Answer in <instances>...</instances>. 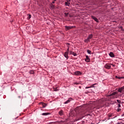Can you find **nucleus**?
<instances>
[{"mask_svg":"<svg viewBox=\"0 0 124 124\" xmlns=\"http://www.w3.org/2000/svg\"><path fill=\"white\" fill-rule=\"evenodd\" d=\"M65 5L66 6H69V5H70V3L68 1H65Z\"/></svg>","mask_w":124,"mask_h":124,"instance_id":"9b49d317","label":"nucleus"},{"mask_svg":"<svg viewBox=\"0 0 124 124\" xmlns=\"http://www.w3.org/2000/svg\"><path fill=\"white\" fill-rule=\"evenodd\" d=\"M59 115H60V116H62V115H63V111L62 110H61L59 112Z\"/></svg>","mask_w":124,"mask_h":124,"instance_id":"9d476101","label":"nucleus"},{"mask_svg":"<svg viewBox=\"0 0 124 124\" xmlns=\"http://www.w3.org/2000/svg\"><path fill=\"white\" fill-rule=\"evenodd\" d=\"M64 57L65 58H66V59H68V52H65L64 53Z\"/></svg>","mask_w":124,"mask_h":124,"instance_id":"39448f33","label":"nucleus"},{"mask_svg":"<svg viewBox=\"0 0 124 124\" xmlns=\"http://www.w3.org/2000/svg\"><path fill=\"white\" fill-rule=\"evenodd\" d=\"M118 94V92H114L112 93H111L110 94V96H112V95H115V94Z\"/></svg>","mask_w":124,"mask_h":124,"instance_id":"4468645a","label":"nucleus"},{"mask_svg":"<svg viewBox=\"0 0 124 124\" xmlns=\"http://www.w3.org/2000/svg\"><path fill=\"white\" fill-rule=\"evenodd\" d=\"M64 15H65V16H67V15H68V13H65Z\"/></svg>","mask_w":124,"mask_h":124,"instance_id":"c85d7f7f","label":"nucleus"},{"mask_svg":"<svg viewBox=\"0 0 124 124\" xmlns=\"http://www.w3.org/2000/svg\"><path fill=\"white\" fill-rule=\"evenodd\" d=\"M31 18V15H29L28 19H30Z\"/></svg>","mask_w":124,"mask_h":124,"instance_id":"393cba45","label":"nucleus"},{"mask_svg":"<svg viewBox=\"0 0 124 124\" xmlns=\"http://www.w3.org/2000/svg\"><path fill=\"white\" fill-rule=\"evenodd\" d=\"M87 52L88 54H89V55H91L92 54V51L90 50H87Z\"/></svg>","mask_w":124,"mask_h":124,"instance_id":"a211bd4d","label":"nucleus"},{"mask_svg":"<svg viewBox=\"0 0 124 124\" xmlns=\"http://www.w3.org/2000/svg\"><path fill=\"white\" fill-rule=\"evenodd\" d=\"M117 102H118V103H119L118 104H121V103H122V101H121V100H117Z\"/></svg>","mask_w":124,"mask_h":124,"instance_id":"6ab92c4d","label":"nucleus"},{"mask_svg":"<svg viewBox=\"0 0 124 124\" xmlns=\"http://www.w3.org/2000/svg\"><path fill=\"white\" fill-rule=\"evenodd\" d=\"M93 34H91L90 35H89L88 38L90 40V39H92V38H93Z\"/></svg>","mask_w":124,"mask_h":124,"instance_id":"f8f14e48","label":"nucleus"},{"mask_svg":"<svg viewBox=\"0 0 124 124\" xmlns=\"http://www.w3.org/2000/svg\"><path fill=\"white\" fill-rule=\"evenodd\" d=\"M29 72L30 74H33V73H34V71L32 70H31Z\"/></svg>","mask_w":124,"mask_h":124,"instance_id":"aec40b11","label":"nucleus"},{"mask_svg":"<svg viewBox=\"0 0 124 124\" xmlns=\"http://www.w3.org/2000/svg\"><path fill=\"white\" fill-rule=\"evenodd\" d=\"M88 116H92V115H91V114H87L85 115V117H88Z\"/></svg>","mask_w":124,"mask_h":124,"instance_id":"cd10ccee","label":"nucleus"},{"mask_svg":"<svg viewBox=\"0 0 124 124\" xmlns=\"http://www.w3.org/2000/svg\"><path fill=\"white\" fill-rule=\"evenodd\" d=\"M117 111V112H121V111H122V108H118Z\"/></svg>","mask_w":124,"mask_h":124,"instance_id":"4be33fe9","label":"nucleus"},{"mask_svg":"<svg viewBox=\"0 0 124 124\" xmlns=\"http://www.w3.org/2000/svg\"><path fill=\"white\" fill-rule=\"evenodd\" d=\"M95 85V84H92L90 87H86L85 89H90V88H94V85Z\"/></svg>","mask_w":124,"mask_h":124,"instance_id":"ddd939ff","label":"nucleus"},{"mask_svg":"<svg viewBox=\"0 0 124 124\" xmlns=\"http://www.w3.org/2000/svg\"><path fill=\"white\" fill-rule=\"evenodd\" d=\"M115 78H117V79H122V77L116 76Z\"/></svg>","mask_w":124,"mask_h":124,"instance_id":"5701e85b","label":"nucleus"},{"mask_svg":"<svg viewBox=\"0 0 124 124\" xmlns=\"http://www.w3.org/2000/svg\"><path fill=\"white\" fill-rule=\"evenodd\" d=\"M52 3H55V1H52Z\"/></svg>","mask_w":124,"mask_h":124,"instance_id":"c9c22d12","label":"nucleus"},{"mask_svg":"<svg viewBox=\"0 0 124 124\" xmlns=\"http://www.w3.org/2000/svg\"><path fill=\"white\" fill-rule=\"evenodd\" d=\"M73 28H74V26H65V29L66 31H68V30H71V29H73Z\"/></svg>","mask_w":124,"mask_h":124,"instance_id":"f257e3e1","label":"nucleus"},{"mask_svg":"<svg viewBox=\"0 0 124 124\" xmlns=\"http://www.w3.org/2000/svg\"><path fill=\"white\" fill-rule=\"evenodd\" d=\"M75 75H81V74H82V73H81V72L80 71H76L74 73Z\"/></svg>","mask_w":124,"mask_h":124,"instance_id":"0eeeda50","label":"nucleus"},{"mask_svg":"<svg viewBox=\"0 0 124 124\" xmlns=\"http://www.w3.org/2000/svg\"><path fill=\"white\" fill-rule=\"evenodd\" d=\"M55 1H56V0H54Z\"/></svg>","mask_w":124,"mask_h":124,"instance_id":"4c0bfd02","label":"nucleus"},{"mask_svg":"<svg viewBox=\"0 0 124 124\" xmlns=\"http://www.w3.org/2000/svg\"><path fill=\"white\" fill-rule=\"evenodd\" d=\"M120 29H123V26H121Z\"/></svg>","mask_w":124,"mask_h":124,"instance_id":"473e14b6","label":"nucleus"},{"mask_svg":"<svg viewBox=\"0 0 124 124\" xmlns=\"http://www.w3.org/2000/svg\"><path fill=\"white\" fill-rule=\"evenodd\" d=\"M67 44H68V45H69V44L68 43Z\"/></svg>","mask_w":124,"mask_h":124,"instance_id":"e433bc0d","label":"nucleus"},{"mask_svg":"<svg viewBox=\"0 0 124 124\" xmlns=\"http://www.w3.org/2000/svg\"><path fill=\"white\" fill-rule=\"evenodd\" d=\"M70 55H72L73 52L72 51H69Z\"/></svg>","mask_w":124,"mask_h":124,"instance_id":"bb28decb","label":"nucleus"},{"mask_svg":"<svg viewBox=\"0 0 124 124\" xmlns=\"http://www.w3.org/2000/svg\"><path fill=\"white\" fill-rule=\"evenodd\" d=\"M116 124H121V122L120 123H118Z\"/></svg>","mask_w":124,"mask_h":124,"instance_id":"f704fd0d","label":"nucleus"},{"mask_svg":"<svg viewBox=\"0 0 124 124\" xmlns=\"http://www.w3.org/2000/svg\"><path fill=\"white\" fill-rule=\"evenodd\" d=\"M109 55L111 57V58H114V57H115V55H114L113 52H110Z\"/></svg>","mask_w":124,"mask_h":124,"instance_id":"1a4fd4ad","label":"nucleus"},{"mask_svg":"<svg viewBox=\"0 0 124 124\" xmlns=\"http://www.w3.org/2000/svg\"><path fill=\"white\" fill-rule=\"evenodd\" d=\"M40 104H42V108H45V107H46V106H47V105H46V104L43 103V102H41L40 103Z\"/></svg>","mask_w":124,"mask_h":124,"instance_id":"6e6552de","label":"nucleus"},{"mask_svg":"<svg viewBox=\"0 0 124 124\" xmlns=\"http://www.w3.org/2000/svg\"><path fill=\"white\" fill-rule=\"evenodd\" d=\"M124 86L119 88L118 90V92L119 93H122V92H124Z\"/></svg>","mask_w":124,"mask_h":124,"instance_id":"20e7f679","label":"nucleus"},{"mask_svg":"<svg viewBox=\"0 0 124 124\" xmlns=\"http://www.w3.org/2000/svg\"><path fill=\"white\" fill-rule=\"evenodd\" d=\"M121 124H124V123H123V122H120Z\"/></svg>","mask_w":124,"mask_h":124,"instance_id":"72a5a7b5","label":"nucleus"},{"mask_svg":"<svg viewBox=\"0 0 124 124\" xmlns=\"http://www.w3.org/2000/svg\"><path fill=\"white\" fill-rule=\"evenodd\" d=\"M90 40L89 39H88V38H87V39H86L84 40V42H85V43H88V42H90Z\"/></svg>","mask_w":124,"mask_h":124,"instance_id":"dca6fc26","label":"nucleus"},{"mask_svg":"<svg viewBox=\"0 0 124 124\" xmlns=\"http://www.w3.org/2000/svg\"><path fill=\"white\" fill-rule=\"evenodd\" d=\"M74 85H78V82H75L74 83Z\"/></svg>","mask_w":124,"mask_h":124,"instance_id":"7c9ffc66","label":"nucleus"},{"mask_svg":"<svg viewBox=\"0 0 124 124\" xmlns=\"http://www.w3.org/2000/svg\"><path fill=\"white\" fill-rule=\"evenodd\" d=\"M70 101H71L70 99H69V100L64 102V104H67L68 103H69V102H70Z\"/></svg>","mask_w":124,"mask_h":124,"instance_id":"f3484780","label":"nucleus"},{"mask_svg":"<svg viewBox=\"0 0 124 124\" xmlns=\"http://www.w3.org/2000/svg\"><path fill=\"white\" fill-rule=\"evenodd\" d=\"M90 58H89V56L88 55L86 56V59H85V62H90Z\"/></svg>","mask_w":124,"mask_h":124,"instance_id":"423d86ee","label":"nucleus"},{"mask_svg":"<svg viewBox=\"0 0 124 124\" xmlns=\"http://www.w3.org/2000/svg\"><path fill=\"white\" fill-rule=\"evenodd\" d=\"M50 113H48V112H45V113H43L42 114V116H47V115H49Z\"/></svg>","mask_w":124,"mask_h":124,"instance_id":"2eb2a0df","label":"nucleus"},{"mask_svg":"<svg viewBox=\"0 0 124 124\" xmlns=\"http://www.w3.org/2000/svg\"><path fill=\"white\" fill-rule=\"evenodd\" d=\"M92 19H93V20H94V21H95V22H96L97 23H98L99 20L98 19H97V18L95 17L94 16H91Z\"/></svg>","mask_w":124,"mask_h":124,"instance_id":"f03ea898","label":"nucleus"},{"mask_svg":"<svg viewBox=\"0 0 124 124\" xmlns=\"http://www.w3.org/2000/svg\"><path fill=\"white\" fill-rule=\"evenodd\" d=\"M72 55H73V56H74V57H76V56H77V54H76V53L74 52H73V53Z\"/></svg>","mask_w":124,"mask_h":124,"instance_id":"412c9836","label":"nucleus"},{"mask_svg":"<svg viewBox=\"0 0 124 124\" xmlns=\"http://www.w3.org/2000/svg\"><path fill=\"white\" fill-rule=\"evenodd\" d=\"M54 91H55V92H57V91H58V90L57 89V88H55V89H54Z\"/></svg>","mask_w":124,"mask_h":124,"instance_id":"2f4dec72","label":"nucleus"},{"mask_svg":"<svg viewBox=\"0 0 124 124\" xmlns=\"http://www.w3.org/2000/svg\"><path fill=\"white\" fill-rule=\"evenodd\" d=\"M117 105L118 108H121V104H118Z\"/></svg>","mask_w":124,"mask_h":124,"instance_id":"b1692460","label":"nucleus"},{"mask_svg":"<svg viewBox=\"0 0 124 124\" xmlns=\"http://www.w3.org/2000/svg\"><path fill=\"white\" fill-rule=\"evenodd\" d=\"M51 8H54V7H55V5H51Z\"/></svg>","mask_w":124,"mask_h":124,"instance_id":"c756f323","label":"nucleus"},{"mask_svg":"<svg viewBox=\"0 0 124 124\" xmlns=\"http://www.w3.org/2000/svg\"><path fill=\"white\" fill-rule=\"evenodd\" d=\"M66 52H68V53H69V46H68V48L67 49V51Z\"/></svg>","mask_w":124,"mask_h":124,"instance_id":"a878e982","label":"nucleus"},{"mask_svg":"<svg viewBox=\"0 0 124 124\" xmlns=\"http://www.w3.org/2000/svg\"><path fill=\"white\" fill-rule=\"evenodd\" d=\"M105 68H107V69H110L111 68V65L110 64H106L105 65Z\"/></svg>","mask_w":124,"mask_h":124,"instance_id":"7ed1b4c3","label":"nucleus"}]
</instances>
